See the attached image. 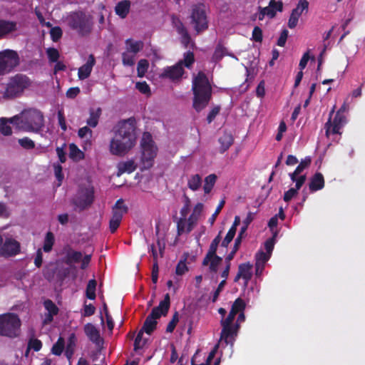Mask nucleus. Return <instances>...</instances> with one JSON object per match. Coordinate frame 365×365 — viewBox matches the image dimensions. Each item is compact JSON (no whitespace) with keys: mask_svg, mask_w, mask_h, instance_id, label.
Returning a JSON list of instances; mask_svg holds the SVG:
<instances>
[{"mask_svg":"<svg viewBox=\"0 0 365 365\" xmlns=\"http://www.w3.org/2000/svg\"><path fill=\"white\" fill-rule=\"evenodd\" d=\"M136 54L125 51L122 53V62L124 66H133L135 61Z\"/></svg>","mask_w":365,"mask_h":365,"instance_id":"72a5a7b5","label":"nucleus"},{"mask_svg":"<svg viewBox=\"0 0 365 365\" xmlns=\"http://www.w3.org/2000/svg\"><path fill=\"white\" fill-rule=\"evenodd\" d=\"M149 67V63L146 59H140L137 66V73L138 77H143Z\"/></svg>","mask_w":365,"mask_h":365,"instance_id":"4c0bfd02","label":"nucleus"},{"mask_svg":"<svg viewBox=\"0 0 365 365\" xmlns=\"http://www.w3.org/2000/svg\"><path fill=\"white\" fill-rule=\"evenodd\" d=\"M270 256L269 254L264 252L262 250H259L258 252H257L255 255V263L259 262V264H265V263L269 260L270 258Z\"/></svg>","mask_w":365,"mask_h":365,"instance_id":"a18cd8bd","label":"nucleus"},{"mask_svg":"<svg viewBox=\"0 0 365 365\" xmlns=\"http://www.w3.org/2000/svg\"><path fill=\"white\" fill-rule=\"evenodd\" d=\"M53 168H54L55 176L57 178V180H58V185H60L63 179V175L62 173V167L60 165L54 164Z\"/></svg>","mask_w":365,"mask_h":365,"instance_id":"bf43d9fd","label":"nucleus"},{"mask_svg":"<svg viewBox=\"0 0 365 365\" xmlns=\"http://www.w3.org/2000/svg\"><path fill=\"white\" fill-rule=\"evenodd\" d=\"M19 61V54L15 51L7 49L0 52V75L12 71Z\"/></svg>","mask_w":365,"mask_h":365,"instance_id":"ddd939ff","label":"nucleus"},{"mask_svg":"<svg viewBox=\"0 0 365 365\" xmlns=\"http://www.w3.org/2000/svg\"><path fill=\"white\" fill-rule=\"evenodd\" d=\"M236 231L234 230V228H230L228 232L227 233L224 240L222 242V246L227 247L230 242L235 237Z\"/></svg>","mask_w":365,"mask_h":365,"instance_id":"6e6d98bb","label":"nucleus"},{"mask_svg":"<svg viewBox=\"0 0 365 365\" xmlns=\"http://www.w3.org/2000/svg\"><path fill=\"white\" fill-rule=\"evenodd\" d=\"M50 34L53 41H57L62 36V31L59 27H54L51 29Z\"/></svg>","mask_w":365,"mask_h":365,"instance_id":"e2e57ef3","label":"nucleus"},{"mask_svg":"<svg viewBox=\"0 0 365 365\" xmlns=\"http://www.w3.org/2000/svg\"><path fill=\"white\" fill-rule=\"evenodd\" d=\"M308 1L307 0H300L297 6L293 9L290 17L288 21V26L290 29L296 27L298 23L299 18L302 15L304 10L308 8Z\"/></svg>","mask_w":365,"mask_h":365,"instance_id":"a211bd4d","label":"nucleus"},{"mask_svg":"<svg viewBox=\"0 0 365 365\" xmlns=\"http://www.w3.org/2000/svg\"><path fill=\"white\" fill-rule=\"evenodd\" d=\"M93 200V188L88 186L81 188L73 199L74 205L80 210L89 206Z\"/></svg>","mask_w":365,"mask_h":365,"instance_id":"2eb2a0df","label":"nucleus"},{"mask_svg":"<svg viewBox=\"0 0 365 365\" xmlns=\"http://www.w3.org/2000/svg\"><path fill=\"white\" fill-rule=\"evenodd\" d=\"M245 303L240 299L237 298L233 303L229 314L226 318H222L220 321L222 326V331L220 334V339L219 343L214 347V349L224 342L226 345L228 344H232L235 336H237L239 325L234 323L235 316L239 311L245 310ZM218 347H217V349Z\"/></svg>","mask_w":365,"mask_h":365,"instance_id":"7ed1b4c3","label":"nucleus"},{"mask_svg":"<svg viewBox=\"0 0 365 365\" xmlns=\"http://www.w3.org/2000/svg\"><path fill=\"white\" fill-rule=\"evenodd\" d=\"M67 20L68 25L81 35H86L91 31L93 19L91 15L83 12L73 13Z\"/></svg>","mask_w":365,"mask_h":365,"instance_id":"9d476101","label":"nucleus"},{"mask_svg":"<svg viewBox=\"0 0 365 365\" xmlns=\"http://www.w3.org/2000/svg\"><path fill=\"white\" fill-rule=\"evenodd\" d=\"M334 107L330 112L329 120L326 123L324 128L326 130L325 134L327 138H330L331 135L339 134L341 135L340 130L345 123V118L337 112L334 120H331V116L334 112Z\"/></svg>","mask_w":365,"mask_h":365,"instance_id":"4468645a","label":"nucleus"},{"mask_svg":"<svg viewBox=\"0 0 365 365\" xmlns=\"http://www.w3.org/2000/svg\"><path fill=\"white\" fill-rule=\"evenodd\" d=\"M324 186V179L322 173H317L310 179L309 190L315 192L322 190Z\"/></svg>","mask_w":365,"mask_h":365,"instance_id":"5701e85b","label":"nucleus"},{"mask_svg":"<svg viewBox=\"0 0 365 365\" xmlns=\"http://www.w3.org/2000/svg\"><path fill=\"white\" fill-rule=\"evenodd\" d=\"M69 157L75 161H79L84 158V153L73 143L69 145Z\"/></svg>","mask_w":365,"mask_h":365,"instance_id":"c756f323","label":"nucleus"},{"mask_svg":"<svg viewBox=\"0 0 365 365\" xmlns=\"http://www.w3.org/2000/svg\"><path fill=\"white\" fill-rule=\"evenodd\" d=\"M101 115V109L98 108L96 109L91 108L89 112V118L87 119V125L92 128H96L98 123L100 116Z\"/></svg>","mask_w":365,"mask_h":365,"instance_id":"cd10ccee","label":"nucleus"},{"mask_svg":"<svg viewBox=\"0 0 365 365\" xmlns=\"http://www.w3.org/2000/svg\"><path fill=\"white\" fill-rule=\"evenodd\" d=\"M252 39L257 42H261L262 40V31L258 26H255L252 31Z\"/></svg>","mask_w":365,"mask_h":365,"instance_id":"680f3d73","label":"nucleus"},{"mask_svg":"<svg viewBox=\"0 0 365 365\" xmlns=\"http://www.w3.org/2000/svg\"><path fill=\"white\" fill-rule=\"evenodd\" d=\"M47 55L50 61L53 62H56L58 61L59 57L58 51L53 48H50L47 49Z\"/></svg>","mask_w":365,"mask_h":365,"instance_id":"13d9d810","label":"nucleus"},{"mask_svg":"<svg viewBox=\"0 0 365 365\" xmlns=\"http://www.w3.org/2000/svg\"><path fill=\"white\" fill-rule=\"evenodd\" d=\"M252 276V265L250 263L242 264L238 267V272L235 278V282H237L240 279L245 281V286H247L249 281Z\"/></svg>","mask_w":365,"mask_h":365,"instance_id":"6ab92c4d","label":"nucleus"},{"mask_svg":"<svg viewBox=\"0 0 365 365\" xmlns=\"http://www.w3.org/2000/svg\"><path fill=\"white\" fill-rule=\"evenodd\" d=\"M217 178V177L215 174H210L205 178L203 185L205 193L208 194L210 192L216 182Z\"/></svg>","mask_w":365,"mask_h":365,"instance_id":"7c9ffc66","label":"nucleus"},{"mask_svg":"<svg viewBox=\"0 0 365 365\" xmlns=\"http://www.w3.org/2000/svg\"><path fill=\"white\" fill-rule=\"evenodd\" d=\"M12 124L19 130L38 133L44 128V115L36 108H30L23 110L19 114L10 118Z\"/></svg>","mask_w":365,"mask_h":365,"instance_id":"f03ea898","label":"nucleus"},{"mask_svg":"<svg viewBox=\"0 0 365 365\" xmlns=\"http://www.w3.org/2000/svg\"><path fill=\"white\" fill-rule=\"evenodd\" d=\"M288 31L286 30V29H284L281 34H280V36L277 41V45L279 46H284L285 45V43H286V41L287 39V37H288Z\"/></svg>","mask_w":365,"mask_h":365,"instance_id":"338daca9","label":"nucleus"},{"mask_svg":"<svg viewBox=\"0 0 365 365\" xmlns=\"http://www.w3.org/2000/svg\"><path fill=\"white\" fill-rule=\"evenodd\" d=\"M127 207L124 205L121 200L116 202L115 205L113 207L112 219L121 222L123 216L127 212Z\"/></svg>","mask_w":365,"mask_h":365,"instance_id":"b1692460","label":"nucleus"},{"mask_svg":"<svg viewBox=\"0 0 365 365\" xmlns=\"http://www.w3.org/2000/svg\"><path fill=\"white\" fill-rule=\"evenodd\" d=\"M42 344L38 339H32L29 341V346L34 351H39L41 348Z\"/></svg>","mask_w":365,"mask_h":365,"instance_id":"774afa93","label":"nucleus"},{"mask_svg":"<svg viewBox=\"0 0 365 365\" xmlns=\"http://www.w3.org/2000/svg\"><path fill=\"white\" fill-rule=\"evenodd\" d=\"M20 252V244L12 238H7L0 248V255L2 256H13Z\"/></svg>","mask_w":365,"mask_h":365,"instance_id":"dca6fc26","label":"nucleus"},{"mask_svg":"<svg viewBox=\"0 0 365 365\" xmlns=\"http://www.w3.org/2000/svg\"><path fill=\"white\" fill-rule=\"evenodd\" d=\"M54 244V236L52 232H48L44 239L43 250L46 252H49L53 247Z\"/></svg>","mask_w":365,"mask_h":365,"instance_id":"f704fd0d","label":"nucleus"},{"mask_svg":"<svg viewBox=\"0 0 365 365\" xmlns=\"http://www.w3.org/2000/svg\"><path fill=\"white\" fill-rule=\"evenodd\" d=\"M226 49L222 46H217L213 54L215 61H220L224 56L227 55Z\"/></svg>","mask_w":365,"mask_h":365,"instance_id":"603ef678","label":"nucleus"},{"mask_svg":"<svg viewBox=\"0 0 365 365\" xmlns=\"http://www.w3.org/2000/svg\"><path fill=\"white\" fill-rule=\"evenodd\" d=\"M298 191L294 187L290 188L287 190L284 195V200L285 202L290 201L294 197H295L297 194Z\"/></svg>","mask_w":365,"mask_h":365,"instance_id":"0e129e2a","label":"nucleus"},{"mask_svg":"<svg viewBox=\"0 0 365 365\" xmlns=\"http://www.w3.org/2000/svg\"><path fill=\"white\" fill-rule=\"evenodd\" d=\"M16 29V24L14 21L0 20V38L14 31Z\"/></svg>","mask_w":365,"mask_h":365,"instance_id":"bb28decb","label":"nucleus"},{"mask_svg":"<svg viewBox=\"0 0 365 365\" xmlns=\"http://www.w3.org/2000/svg\"><path fill=\"white\" fill-rule=\"evenodd\" d=\"M178 313H175L172 320L169 322V324L167 326L166 331L167 332H173V331L175 329L177 323L178 322Z\"/></svg>","mask_w":365,"mask_h":365,"instance_id":"052dcab7","label":"nucleus"},{"mask_svg":"<svg viewBox=\"0 0 365 365\" xmlns=\"http://www.w3.org/2000/svg\"><path fill=\"white\" fill-rule=\"evenodd\" d=\"M225 203V202L224 200H221L220 202L219 203L218 206L217 207L215 212L212 214L211 217L209 219V222L211 225L214 224V222L217 218V216L218 215V214L220 212L221 210L224 207Z\"/></svg>","mask_w":365,"mask_h":365,"instance_id":"4d7b16f0","label":"nucleus"},{"mask_svg":"<svg viewBox=\"0 0 365 365\" xmlns=\"http://www.w3.org/2000/svg\"><path fill=\"white\" fill-rule=\"evenodd\" d=\"M64 341L62 338H59L58 341L52 347V353L55 355H60L63 349Z\"/></svg>","mask_w":365,"mask_h":365,"instance_id":"09e8293b","label":"nucleus"},{"mask_svg":"<svg viewBox=\"0 0 365 365\" xmlns=\"http://www.w3.org/2000/svg\"><path fill=\"white\" fill-rule=\"evenodd\" d=\"M188 269L185 262L180 261L176 266L175 268V276L174 277L175 282H178L180 279L178 276H182L187 272Z\"/></svg>","mask_w":365,"mask_h":365,"instance_id":"ea45409f","label":"nucleus"},{"mask_svg":"<svg viewBox=\"0 0 365 365\" xmlns=\"http://www.w3.org/2000/svg\"><path fill=\"white\" fill-rule=\"evenodd\" d=\"M172 23L178 34L187 30L182 22L177 17L173 16Z\"/></svg>","mask_w":365,"mask_h":365,"instance_id":"49530a36","label":"nucleus"},{"mask_svg":"<svg viewBox=\"0 0 365 365\" xmlns=\"http://www.w3.org/2000/svg\"><path fill=\"white\" fill-rule=\"evenodd\" d=\"M230 269V264L228 262L227 264H226L222 272H220V276L222 278H223V280L219 284L217 290L222 292L223 289L225 284H226V279L228 277L229 272Z\"/></svg>","mask_w":365,"mask_h":365,"instance_id":"79ce46f5","label":"nucleus"},{"mask_svg":"<svg viewBox=\"0 0 365 365\" xmlns=\"http://www.w3.org/2000/svg\"><path fill=\"white\" fill-rule=\"evenodd\" d=\"M95 63L94 56L90 55L87 62L78 68V76L80 80H84L90 76Z\"/></svg>","mask_w":365,"mask_h":365,"instance_id":"412c9836","label":"nucleus"},{"mask_svg":"<svg viewBox=\"0 0 365 365\" xmlns=\"http://www.w3.org/2000/svg\"><path fill=\"white\" fill-rule=\"evenodd\" d=\"M78 135L81 138L89 139L92 136V130L88 126H84L78 130Z\"/></svg>","mask_w":365,"mask_h":365,"instance_id":"5fc2aeb1","label":"nucleus"},{"mask_svg":"<svg viewBox=\"0 0 365 365\" xmlns=\"http://www.w3.org/2000/svg\"><path fill=\"white\" fill-rule=\"evenodd\" d=\"M179 35H180L181 36V43L185 46V47H187L191 41V38L187 31L186 30L183 31V33L180 34Z\"/></svg>","mask_w":365,"mask_h":365,"instance_id":"69168bd1","label":"nucleus"},{"mask_svg":"<svg viewBox=\"0 0 365 365\" xmlns=\"http://www.w3.org/2000/svg\"><path fill=\"white\" fill-rule=\"evenodd\" d=\"M202 185V178L198 174L192 175L187 180L188 187L193 190H197Z\"/></svg>","mask_w":365,"mask_h":365,"instance_id":"c85d7f7f","label":"nucleus"},{"mask_svg":"<svg viewBox=\"0 0 365 365\" xmlns=\"http://www.w3.org/2000/svg\"><path fill=\"white\" fill-rule=\"evenodd\" d=\"M125 51L128 52L137 54L140 51L144 46V43L142 41H135L133 39H127L125 42Z\"/></svg>","mask_w":365,"mask_h":365,"instance_id":"a878e982","label":"nucleus"},{"mask_svg":"<svg viewBox=\"0 0 365 365\" xmlns=\"http://www.w3.org/2000/svg\"><path fill=\"white\" fill-rule=\"evenodd\" d=\"M84 331L88 338L97 346L103 343L98 329L92 324L88 323L84 326Z\"/></svg>","mask_w":365,"mask_h":365,"instance_id":"aec40b11","label":"nucleus"},{"mask_svg":"<svg viewBox=\"0 0 365 365\" xmlns=\"http://www.w3.org/2000/svg\"><path fill=\"white\" fill-rule=\"evenodd\" d=\"M141 169H149L153 165L154 159L157 155L158 148L150 133L145 132L140 140Z\"/></svg>","mask_w":365,"mask_h":365,"instance_id":"39448f33","label":"nucleus"},{"mask_svg":"<svg viewBox=\"0 0 365 365\" xmlns=\"http://www.w3.org/2000/svg\"><path fill=\"white\" fill-rule=\"evenodd\" d=\"M195 61L194 54L192 52L187 51L184 53L183 59L180 60L173 66L167 67L164 69L162 76L171 80H178L183 74L182 66L190 68Z\"/></svg>","mask_w":365,"mask_h":365,"instance_id":"f8f14e48","label":"nucleus"},{"mask_svg":"<svg viewBox=\"0 0 365 365\" xmlns=\"http://www.w3.org/2000/svg\"><path fill=\"white\" fill-rule=\"evenodd\" d=\"M108 150L111 155L124 156L136 144L137 134L134 120L131 118L120 121L113 128Z\"/></svg>","mask_w":365,"mask_h":365,"instance_id":"f257e3e1","label":"nucleus"},{"mask_svg":"<svg viewBox=\"0 0 365 365\" xmlns=\"http://www.w3.org/2000/svg\"><path fill=\"white\" fill-rule=\"evenodd\" d=\"M190 24L197 34L205 31L208 28V20L205 4L193 5L190 11Z\"/></svg>","mask_w":365,"mask_h":365,"instance_id":"9b49d317","label":"nucleus"},{"mask_svg":"<svg viewBox=\"0 0 365 365\" xmlns=\"http://www.w3.org/2000/svg\"><path fill=\"white\" fill-rule=\"evenodd\" d=\"M19 143L25 149H32L35 147L34 142L27 137L19 139Z\"/></svg>","mask_w":365,"mask_h":365,"instance_id":"8fccbe9b","label":"nucleus"},{"mask_svg":"<svg viewBox=\"0 0 365 365\" xmlns=\"http://www.w3.org/2000/svg\"><path fill=\"white\" fill-rule=\"evenodd\" d=\"M9 123H11L10 118H1L0 119V133L4 135H9L11 134V128L9 125Z\"/></svg>","mask_w":365,"mask_h":365,"instance_id":"e433bc0d","label":"nucleus"},{"mask_svg":"<svg viewBox=\"0 0 365 365\" xmlns=\"http://www.w3.org/2000/svg\"><path fill=\"white\" fill-rule=\"evenodd\" d=\"M130 8V1L128 0H123L117 4L115 7V11L120 18L125 19L129 13Z\"/></svg>","mask_w":365,"mask_h":365,"instance_id":"393cba45","label":"nucleus"},{"mask_svg":"<svg viewBox=\"0 0 365 365\" xmlns=\"http://www.w3.org/2000/svg\"><path fill=\"white\" fill-rule=\"evenodd\" d=\"M170 307V296L166 294L163 301L160 304L155 307L150 314L146 318L143 327L141 330L150 334L156 327V319L160 318L162 315H165Z\"/></svg>","mask_w":365,"mask_h":365,"instance_id":"6e6552de","label":"nucleus"},{"mask_svg":"<svg viewBox=\"0 0 365 365\" xmlns=\"http://www.w3.org/2000/svg\"><path fill=\"white\" fill-rule=\"evenodd\" d=\"M217 248V245H214L212 244H210L209 250H208L205 257L203 259V262H202V264L203 265L208 264L209 259H210V257L217 256L216 255Z\"/></svg>","mask_w":365,"mask_h":365,"instance_id":"de8ad7c7","label":"nucleus"},{"mask_svg":"<svg viewBox=\"0 0 365 365\" xmlns=\"http://www.w3.org/2000/svg\"><path fill=\"white\" fill-rule=\"evenodd\" d=\"M21 320L13 313L0 315V334L11 338L19 335Z\"/></svg>","mask_w":365,"mask_h":365,"instance_id":"423d86ee","label":"nucleus"},{"mask_svg":"<svg viewBox=\"0 0 365 365\" xmlns=\"http://www.w3.org/2000/svg\"><path fill=\"white\" fill-rule=\"evenodd\" d=\"M221 149L224 152L227 150L233 143V138L230 133H225L219 139Z\"/></svg>","mask_w":365,"mask_h":365,"instance_id":"2f4dec72","label":"nucleus"},{"mask_svg":"<svg viewBox=\"0 0 365 365\" xmlns=\"http://www.w3.org/2000/svg\"><path fill=\"white\" fill-rule=\"evenodd\" d=\"M97 282L95 279L89 280L86 287V297L90 299H94L96 298V287Z\"/></svg>","mask_w":365,"mask_h":365,"instance_id":"58836bf2","label":"nucleus"},{"mask_svg":"<svg viewBox=\"0 0 365 365\" xmlns=\"http://www.w3.org/2000/svg\"><path fill=\"white\" fill-rule=\"evenodd\" d=\"M222 263V259L221 257L218 256H213L210 257V259H209V263L207 265L209 266L210 272L217 273Z\"/></svg>","mask_w":365,"mask_h":365,"instance_id":"473e14b6","label":"nucleus"},{"mask_svg":"<svg viewBox=\"0 0 365 365\" xmlns=\"http://www.w3.org/2000/svg\"><path fill=\"white\" fill-rule=\"evenodd\" d=\"M282 2L276 1L275 0H271L269 6L261 9L259 14V19L262 20L265 16L272 19L275 16L277 11H282Z\"/></svg>","mask_w":365,"mask_h":365,"instance_id":"f3484780","label":"nucleus"},{"mask_svg":"<svg viewBox=\"0 0 365 365\" xmlns=\"http://www.w3.org/2000/svg\"><path fill=\"white\" fill-rule=\"evenodd\" d=\"M31 85V81L29 77L22 74H16L9 79L4 94L9 98L19 96Z\"/></svg>","mask_w":365,"mask_h":365,"instance_id":"1a4fd4ad","label":"nucleus"},{"mask_svg":"<svg viewBox=\"0 0 365 365\" xmlns=\"http://www.w3.org/2000/svg\"><path fill=\"white\" fill-rule=\"evenodd\" d=\"M135 88L143 94L148 96L150 94V87L145 81L136 83Z\"/></svg>","mask_w":365,"mask_h":365,"instance_id":"864d4df0","label":"nucleus"},{"mask_svg":"<svg viewBox=\"0 0 365 365\" xmlns=\"http://www.w3.org/2000/svg\"><path fill=\"white\" fill-rule=\"evenodd\" d=\"M82 259V254L80 252L70 251L68 252L66 256V262L67 264H71L74 262H80Z\"/></svg>","mask_w":365,"mask_h":365,"instance_id":"a19ab883","label":"nucleus"},{"mask_svg":"<svg viewBox=\"0 0 365 365\" xmlns=\"http://www.w3.org/2000/svg\"><path fill=\"white\" fill-rule=\"evenodd\" d=\"M203 208V204L198 202L195 205L188 217L178 219L177 230L178 235L188 234L194 229L200 217Z\"/></svg>","mask_w":365,"mask_h":365,"instance_id":"0eeeda50","label":"nucleus"},{"mask_svg":"<svg viewBox=\"0 0 365 365\" xmlns=\"http://www.w3.org/2000/svg\"><path fill=\"white\" fill-rule=\"evenodd\" d=\"M192 90L194 95L193 107L197 111H200L206 107L212 94L210 83L203 72L193 74Z\"/></svg>","mask_w":365,"mask_h":365,"instance_id":"20e7f679","label":"nucleus"},{"mask_svg":"<svg viewBox=\"0 0 365 365\" xmlns=\"http://www.w3.org/2000/svg\"><path fill=\"white\" fill-rule=\"evenodd\" d=\"M136 163L133 160H128L118 163L117 176H120L123 173H131L136 169Z\"/></svg>","mask_w":365,"mask_h":365,"instance_id":"4be33fe9","label":"nucleus"},{"mask_svg":"<svg viewBox=\"0 0 365 365\" xmlns=\"http://www.w3.org/2000/svg\"><path fill=\"white\" fill-rule=\"evenodd\" d=\"M43 304L46 310L47 311L46 314H51L53 315H56L58 314V308L51 300H46Z\"/></svg>","mask_w":365,"mask_h":365,"instance_id":"c03bdc74","label":"nucleus"},{"mask_svg":"<svg viewBox=\"0 0 365 365\" xmlns=\"http://www.w3.org/2000/svg\"><path fill=\"white\" fill-rule=\"evenodd\" d=\"M190 206H191V200L187 196H184L183 200V206L180 209V217L184 218L185 217H188V215L190 212Z\"/></svg>","mask_w":365,"mask_h":365,"instance_id":"c9c22d12","label":"nucleus"},{"mask_svg":"<svg viewBox=\"0 0 365 365\" xmlns=\"http://www.w3.org/2000/svg\"><path fill=\"white\" fill-rule=\"evenodd\" d=\"M311 161L312 160L309 157L305 158L299 163V165L295 169V171H297V173L301 174L304 169L309 168V166L311 164Z\"/></svg>","mask_w":365,"mask_h":365,"instance_id":"3c124183","label":"nucleus"},{"mask_svg":"<svg viewBox=\"0 0 365 365\" xmlns=\"http://www.w3.org/2000/svg\"><path fill=\"white\" fill-rule=\"evenodd\" d=\"M76 337L74 334H71L68 339V345L66 347V354L68 358L71 357L73 354V349L76 344Z\"/></svg>","mask_w":365,"mask_h":365,"instance_id":"37998d69","label":"nucleus"}]
</instances>
